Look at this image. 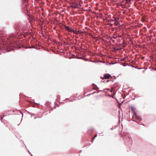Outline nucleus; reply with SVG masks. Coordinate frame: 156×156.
Masks as SVG:
<instances>
[{
  "mask_svg": "<svg viewBox=\"0 0 156 156\" xmlns=\"http://www.w3.org/2000/svg\"><path fill=\"white\" fill-rule=\"evenodd\" d=\"M113 18L114 20V22H115L116 21H118L119 20V18H115L114 17H113Z\"/></svg>",
  "mask_w": 156,
  "mask_h": 156,
  "instance_id": "nucleus-6",
  "label": "nucleus"
},
{
  "mask_svg": "<svg viewBox=\"0 0 156 156\" xmlns=\"http://www.w3.org/2000/svg\"><path fill=\"white\" fill-rule=\"evenodd\" d=\"M85 61H87V60H88V58H85Z\"/></svg>",
  "mask_w": 156,
  "mask_h": 156,
  "instance_id": "nucleus-13",
  "label": "nucleus"
},
{
  "mask_svg": "<svg viewBox=\"0 0 156 156\" xmlns=\"http://www.w3.org/2000/svg\"><path fill=\"white\" fill-rule=\"evenodd\" d=\"M133 118L136 119L139 121H140L141 120V118L140 116H138L135 113H134L133 115Z\"/></svg>",
  "mask_w": 156,
  "mask_h": 156,
  "instance_id": "nucleus-2",
  "label": "nucleus"
},
{
  "mask_svg": "<svg viewBox=\"0 0 156 156\" xmlns=\"http://www.w3.org/2000/svg\"><path fill=\"white\" fill-rule=\"evenodd\" d=\"M77 58H79V59H83V58L81 57H78Z\"/></svg>",
  "mask_w": 156,
  "mask_h": 156,
  "instance_id": "nucleus-11",
  "label": "nucleus"
},
{
  "mask_svg": "<svg viewBox=\"0 0 156 156\" xmlns=\"http://www.w3.org/2000/svg\"><path fill=\"white\" fill-rule=\"evenodd\" d=\"M66 29L68 31L71 32L73 31V29L71 28L70 27L67 26H65Z\"/></svg>",
  "mask_w": 156,
  "mask_h": 156,
  "instance_id": "nucleus-5",
  "label": "nucleus"
},
{
  "mask_svg": "<svg viewBox=\"0 0 156 156\" xmlns=\"http://www.w3.org/2000/svg\"><path fill=\"white\" fill-rule=\"evenodd\" d=\"M123 139L125 144L127 145H131L132 143V140L130 135L128 133H126L123 136Z\"/></svg>",
  "mask_w": 156,
  "mask_h": 156,
  "instance_id": "nucleus-1",
  "label": "nucleus"
},
{
  "mask_svg": "<svg viewBox=\"0 0 156 156\" xmlns=\"http://www.w3.org/2000/svg\"><path fill=\"white\" fill-rule=\"evenodd\" d=\"M154 70L155 71H156V69H154Z\"/></svg>",
  "mask_w": 156,
  "mask_h": 156,
  "instance_id": "nucleus-20",
  "label": "nucleus"
},
{
  "mask_svg": "<svg viewBox=\"0 0 156 156\" xmlns=\"http://www.w3.org/2000/svg\"><path fill=\"white\" fill-rule=\"evenodd\" d=\"M96 136H97V135H96ZM96 136H95V137H94L93 138V140H92V141H93V140H94V139L95 138Z\"/></svg>",
  "mask_w": 156,
  "mask_h": 156,
  "instance_id": "nucleus-12",
  "label": "nucleus"
},
{
  "mask_svg": "<svg viewBox=\"0 0 156 156\" xmlns=\"http://www.w3.org/2000/svg\"><path fill=\"white\" fill-rule=\"evenodd\" d=\"M113 38L115 39V37H114Z\"/></svg>",
  "mask_w": 156,
  "mask_h": 156,
  "instance_id": "nucleus-19",
  "label": "nucleus"
},
{
  "mask_svg": "<svg viewBox=\"0 0 156 156\" xmlns=\"http://www.w3.org/2000/svg\"><path fill=\"white\" fill-rule=\"evenodd\" d=\"M114 22V20L113 18H112V19L110 20L109 21V22L110 23H112L113 22Z\"/></svg>",
  "mask_w": 156,
  "mask_h": 156,
  "instance_id": "nucleus-9",
  "label": "nucleus"
},
{
  "mask_svg": "<svg viewBox=\"0 0 156 156\" xmlns=\"http://www.w3.org/2000/svg\"><path fill=\"white\" fill-rule=\"evenodd\" d=\"M7 51H8V52H9V51H9V50H7Z\"/></svg>",
  "mask_w": 156,
  "mask_h": 156,
  "instance_id": "nucleus-15",
  "label": "nucleus"
},
{
  "mask_svg": "<svg viewBox=\"0 0 156 156\" xmlns=\"http://www.w3.org/2000/svg\"><path fill=\"white\" fill-rule=\"evenodd\" d=\"M74 33L78 34V32L79 31H77L76 30H73V31Z\"/></svg>",
  "mask_w": 156,
  "mask_h": 156,
  "instance_id": "nucleus-8",
  "label": "nucleus"
},
{
  "mask_svg": "<svg viewBox=\"0 0 156 156\" xmlns=\"http://www.w3.org/2000/svg\"><path fill=\"white\" fill-rule=\"evenodd\" d=\"M130 1H131V0H127V1H129V2H130Z\"/></svg>",
  "mask_w": 156,
  "mask_h": 156,
  "instance_id": "nucleus-14",
  "label": "nucleus"
},
{
  "mask_svg": "<svg viewBox=\"0 0 156 156\" xmlns=\"http://www.w3.org/2000/svg\"><path fill=\"white\" fill-rule=\"evenodd\" d=\"M79 31V32H81V30H80V31Z\"/></svg>",
  "mask_w": 156,
  "mask_h": 156,
  "instance_id": "nucleus-16",
  "label": "nucleus"
},
{
  "mask_svg": "<svg viewBox=\"0 0 156 156\" xmlns=\"http://www.w3.org/2000/svg\"><path fill=\"white\" fill-rule=\"evenodd\" d=\"M71 7L74 8H77L78 7V5H76L74 6L72 5Z\"/></svg>",
  "mask_w": 156,
  "mask_h": 156,
  "instance_id": "nucleus-7",
  "label": "nucleus"
},
{
  "mask_svg": "<svg viewBox=\"0 0 156 156\" xmlns=\"http://www.w3.org/2000/svg\"><path fill=\"white\" fill-rule=\"evenodd\" d=\"M95 93H96V92H94L93 93H91V94H88V95H87V96H89V95H90L93 94H95Z\"/></svg>",
  "mask_w": 156,
  "mask_h": 156,
  "instance_id": "nucleus-10",
  "label": "nucleus"
},
{
  "mask_svg": "<svg viewBox=\"0 0 156 156\" xmlns=\"http://www.w3.org/2000/svg\"><path fill=\"white\" fill-rule=\"evenodd\" d=\"M111 76V75L109 74H105L103 77H102V79H108Z\"/></svg>",
  "mask_w": 156,
  "mask_h": 156,
  "instance_id": "nucleus-3",
  "label": "nucleus"
},
{
  "mask_svg": "<svg viewBox=\"0 0 156 156\" xmlns=\"http://www.w3.org/2000/svg\"><path fill=\"white\" fill-rule=\"evenodd\" d=\"M111 129H113V128H112Z\"/></svg>",
  "mask_w": 156,
  "mask_h": 156,
  "instance_id": "nucleus-18",
  "label": "nucleus"
},
{
  "mask_svg": "<svg viewBox=\"0 0 156 156\" xmlns=\"http://www.w3.org/2000/svg\"><path fill=\"white\" fill-rule=\"evenodd\" d=\"M114 24L115 26H121L122 25V23H120V22H119L118 21H116L115 22H114Z\"/></svg>",
  "mask_w": 156,
  "mask_h": 156,
  "instance_id": "nucleus-4",
  "label": "nucleus"
},
{
  "mask_svg": "<svg viewBox=\"0 0 156 156\" xmlns=\"http://www.w3.org/2000/svg\"><path fill=\"white\" fill-rule=\"evenodd\" d=\"M2 118L1 119V121H2Z\"/></svg>",
  "mask_w": 156,
  "mask_h": 156,
  "instance_id": "nucleus-17",
  "label": "nucleus"
}]
</instances>
